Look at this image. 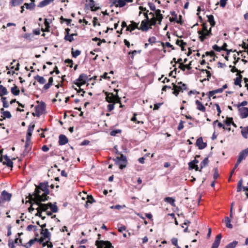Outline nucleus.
<instances>
[{
  "label": "nucleus",
  "instance_id": "1",
  "mask_svg": "<svg viewBox=\"0 0 248 248\" xmlns=\"http://www.w3.org/2000/svg\"><path fill=\"white\" fill-rule=\"evenodd\" d=\"M49 185L47 182L40 183L38 186H36L34 193L32 194V199L40 198L41 201H47L49 193Z\"/></svg>",
  "mask_w": 248,
  "mask_h": 248
},
{
  "label": "nucleus",
  "instance_id": "2",
  "mask_svg": "<svg viewBox=\"0 0 248 248\" xmlns=\"http://www.w3.org/2000/svg\"><path fill=\"white\" fill-rule=\"evenodd\" d=\"M115 94L112 93L104 92L106 96L105 100L109 104L107 105V109L108 112L111 111L114 108V105L117 103H120L121 98L118 95V90L114 89Z\"/></svg>",
  "mask_w": 248,
  "mask_h": 248
},
{
  "label": "nucleus",
  "instance_id": "3",
  "mask_svg": "<svg viewBox=\"0 0 248 248\" xmlns=\"http://www.w3.org/2000/svg\"><path fill=\"white\" fill-rule=\"evenodd\" d=\"M28 198H29L30 201L34 202L36 205L37 206V208L39 209L41 211H46L49 208V203L47 204L42 203L41 202H45V201H41L40 198L32 199V195H31L30 194Z\"/></svg>",
  "mask_w": 248,
  "mask_h": 248
},
{
  "label": "nucleus",
  "instance_id": "4",
  "mask_svg": "<svg viewBox=\"0 0 248 248\" xmlns=\"http://www.w3.org/2000/svg\"><path fill=\"white\" fill-rule=\"evenodd\" d=\"M172 85V90H173L172 93L176 96H177L180 92L183 93L184 91H187L188 90L186 85L183 83L182 82H178L177 84L173 83Z\"/></svg>",
  "mask_w": 248,
  "mask_h": 248
},
{
  "label": "nucleus",
  "instance_id": "5",
  "mask_svg": "<svg viewBox=\"0 0 248 248\" xmlns=\"http://www.w3.org/2000/svg\"><path fill=\"white\" fill-rule=\"evenodd\" d=\"M198 33L199 35V38L200 40L202 42H203L205 39L208 38L212 35L211 27L209 30L208 31H198Z\"/></svg>",
  "mask_w": 248,
  "mask_h": 248
},
{
  "label": "nucleus",
  "instance_id": "6",
  "mask_svg": "<svg viewBox=\"0 0 248 248\" xmlns=\"http://www.w3.org/2000/svg\"><path fill=\"white\" fill-rule=\"evenodd\" d=\"M118 155H120V156L116 157V160L118 162H122V163H119V167L120 169H123L126 166V158L123 154L117 152Z\"/></svg>",
  "mask_w": 248,
  "mask_h": 248
},
{
  "label": "nucleus",
  "instance_id": "7",
  "mask_svg": "<svg viewBox=\"0 0 248 248\" xmlns=\"http://www.w3.org/2000/svg\"><path fill=\"white\" fill-rule=\"evenodd\" d=\"M87 79V75L85 74L82 73L79 75V78L77 79V81L75 82V84L78 87L80 88L81 85L86 83Z\"/></svg>",
  "mask_w": 248,
  "mask_h": 248
},
{
  "label": "nucleus",
  "instance_id": "8",
  "mask_svg": "<svg viewBox=\"0 0 248 248\" xmlns=\"http://www.w3.org/2000/svg\"><path fill=\"white\" fill-rule=\"evenodd\" d=\"M95 245L97 248H111V244L109 241H96Z\"/></svg>",
  "mask_w": 248,
  "mask_h": 248
},
{
  "label": "nucleus",
  "instance_id": "9",
  "mask_svg": "<svg viewBox=\"0 0 248 248\" xmlns=\"http://www.w3.org/2000/svg\"><path fill=\"white\" fill-rule=\"evenodd\" d=\"M12 194L8 193L5 190L2 191L1 193L0 199L2 200V204L5 202H9L11 200Z\"/></svg>",
  "mask_w": 248,
  "mask_h": 248
},
{
  "label": "nucleus",
  "instance_id": "10",
  "mask_svg": "<svg viewBox=\"0 0 248 248\" xmlns=\"http://www.w3.org/2000/svg\"><path fill=\"white\" fill-rule=\"evenodd\" d=\"M238 111L241 118L244 119L248 117V108L242 107L238 109Z\"/></svg>",
  "mask_w": 248,
  "mask_h": 248
},
{
  "label": "nucleus",
  "instance_id": "11",
  "mask_svg": "<svg viewBox=\"0 0 248 248\" xmlns=\"http://www.w3.org/2000/svg\"><path fill=\"white\" fill-rule=\"evenodd\" d=\"M45 110V107L42 105H37L35 108V113H33V116L39 117Z\"/></svg>",
  "mask_w": 248,
  "mask_h": 248
},
{
  "label": "nucleus",
  "instance_id": "12",
  "mask_svg": "<svg viewBox=\"0 0 248 248\" xmlns=\"http://www.w3.org/2000/svg\"><path fill=\"white\" fill-rule=\"evenodd\" d=\"M248 156V148L246 149L242 150L240 152L237 159L239 161L242 162L243 160L246 159L247 157Z\"/></svg>",
  "mask_w": 248,
  "mask_h": 248
},
{
  "label": "nucleus",
  "instance_id": "13",
  "mask_svg": "<svg viewBox=\"0 0 248 248\" xmlns=\"http://www.w3.org/2000/svg\"><path fill=\"white\" fill-rule=\"evenodd\" d=\"M149 24V21L143 20L141 21L140 26L139 27V30H141L143 31H147L148 29V25Z\"/></svg>",
  "mask_w": 248,
  "mask_h": 248
},
{
  "label": "nucleus",
  "instance_id": "14",
  "mask_svg": "<svg viewBox=\"0 0 248 248\" xmlns=\"http://www.w3.org/2000/svg\"><path fill=\"white\" fill-rule=\"evenodd\" d=\"M225 125L223 126V129L228 131L231 130L230 126L232 123V118L227 117L226 120L224 121Z\"/></svg>",
  "mask_w": 248,
  "mask_h": 248
},
{
  "label": "nucleus",
  "instance_id": "15",
  "mask_svg": "<svg viewBox=\"0 0 248 248\" xmlns=\"http://www.w3.org/2000/svg\"><path fill=\"white\" fill-rule=\"evenodd\" d=\"M130 24L129 25L126 29L127 31H129L130 32H132L135 29H137L139 30V23H137L134 21H130Z\"/></svg>",
  "mask_w": 248,
  "mask_h": 248
},
{
  "label": "nucleus",
  "instance_id": "16",
  "mask_svg": "<svg viewBox=\"0 0 248 248\" xmlns=\"http://www.w3.org/2000/svg\"><path fill=\"white\" fill-rule=\"evenodd\" d=\"M196 144L199 149L201 150L205 148L207 146L206 143L203 142L202 137H200L197 140Z\"/></svg>",
  "mask_w": 248,
  "mask_h": 248
},
{
  "label": "nucleus",
  "instance_id": "17",
  "mask_svg": "<svg viewBox=\"0 0 248 248\" xmlns=\"http://www.w3.org/2000/svg\"><path fill=\"white\" fill-rule=\"evenodd\" d=\"M35 127V124H30L28 126L27 134H26V138L29 139H31L32 132H33L34 128Z\"/></svg>",
  "mask_w": 248,
  "mask_h": 248
},
{
  "label": "nucleus",
  "instance_id": "18",
  "mask_svg": "<svg viewBox=\"0 0 248 248\" xmlns=\"http://www.w3.org/2000/svg\"><path fill=\"white\" fill-rule=\"evenodd\" d=\"M221 238V234H218L216 237L215 240L212 245L211 248H218Z\"/></svg>",
  "mask_w": 248,
  "mask_h": 248
},
{
  "label": "nucleus",
  "instance_id": "19",
  "mask_svg": "<svg viewBox=\"0 0 248 248\" xmlns=\"http://www.w3.org/2000/svg\"><path fill=\"white\" fill-rule=\"evenodd\" d=\"M68 141L67 138L64 135H60L59 137V144L63 145L66 144Z\"/></svg>",
  "mask_w": 248,
  "mask_h": 248
},
{
  "label": "nucleus",
  "instance_id": "20",
  "mask_svg": "<svg viewBox=\"0 0 248 248\" xmlns=\"http://www.w3.org/2000/svg\"><path fill=\"white\" fill-rule=\"evenodd\" d=\"M195 104L196 105V108L198 110L204 112L206 111V108L204 105L202 103L201 101L198 100L195 101Z\"/></svg>",
  "mask_w": 248,
  "mask_h": 248
},
{
  "label": "nucleus",
  "instance_id": "21",
  "mask_svg": "<svg viewBox=\"0 0 248 248\" xmlns=\"http://www.w3.org/2000/svg\"><path fill=\"white\" fill-rule=\"evenodd\" d=\"M88 5L92 11H96L100 9V7L95 6V2L93 0H89Z\"/></svg>",
  "mask_w": 248,
  "mask_h": 248
},
{
  "label": "nucleus",
  "instance_id": "22",
  "mask_svg": "<svg viewBox=\"0 0 248 248\" xmlns=\"http://www.w3.org/2000/svg\"><path fill=\"white\" fill-rule=\"evenodd\" d=\"M3 158L5 159L6 162H3L2 163L3 165H6L8 167L13 168V162L11 161V160L9 158V157L7 155H4Z\"/></svg>",
  "mask_w": 248,
  "mask_h": 248
},
{
  "label": "nucleus",
  "instance_id": "23",
  "mask_svg": "<svg viewBox=\"0 0 248 248\" xmlns=\"http://www.w3.org/2000/svg\"><path fill=\"white\" fill-rule=\"evenodd\" d=\"M236 76L237 77L234 79V84L235 85H238L240 87H241L242 85L241 83L242 81V76L239 73H237Z\"/></svg>",
  "mask_w": 248,
  "mask_h": 248
},
{
  "label": "nucleus",
  "instance_id": "24",
  "mask_svg": "<svg viewBox=\"0 0 248 248\" xmlns=\"http://www.w3.org/2000/svg\"><path fill=\"white\" fill-rule=\"evenodd\" d=\"M31 139L26 138V141L25 145V152L27 153H29L30 151H31Z\"/></svg>",
  "mask_w": 248,
  "mask_h": 248
},
{
  "label": "nucleus",
  "instance_id": "25",
  "mask_svg": "<svg viewBox=\"0 0 248 248\" xmlns=\"http://www.w3.org/2000/svg\"><path fill=\"white\" fill-rule=\"evenodd\" d=\"M155 15L156 16V19L159 22V24H160L163 17L162 15L161 14V11L159 9H157L155 11Z\"/></svg>",
  "mask_w": 248,
  "mask_h": 248
},
{
  "label": "nucleus",
  "instance_id": "26",
  "mask_svg": "<svg viewBox=\"0 0 248 248\" xmlns=\"http://www.w3.org/2000/svg\"><path fill=\"white\" fill-rule=\"evenodd\" d=\"M41 234L44 236V238H48L49 240L50 239V233L48 232L47 229L41 230Z\"/></svg>",
  "mask_w": 248,
  "mask_h": 248
},
{
  "label": "nucleus",
  "instance_id": "27",
  "mask_svg": "<svg viewBox=\"0 0 248 248\" xmlns=\"http://www.w3.org/2000/svg\"><path fill=\"white\" fill-rule=\"evenodd\" d=\"M23 0H10L9 4L12 7L17 6L22 3Z\"/></svg>",
  "mask_w": 248,
  "mask_h": 248
},
{
  "label": "nucleus",
  "instance_id": "28",
  "mask_svg": "<svg viewBox=\"0 0 248 248\" xmlns=\"http://www.w3.org/2000/svg\"><path fill=\"white\" fill-rule=\"evenodd\" d=\"M54 0H44L41 1L38 5V7H43L53 2Z\"/></svg>",
  "mask_w": 248,
  "mask_h": 248
},
{
  "label": "nucleus",
  "instance_id": "29",
  "mask_svg": "<svg viewBox=\"0 0 248 248\" xmlns=\"http://www.w3.org/2000/svg\"><path fill=\"white\" fill-rule=\"evenodd\" d=\"M241 130V134L242 136L245 138L247 139L248 138V126L247 127H243L242 126L240 127Z\"/></svg>",
  "mask_w": 248,
  "mask_h": 248
},
{
  "label": "nucleus",
  "instance_id": "30",
  "mask_svg": "<svg viewBox=\"0 0 248 248\" xmlns=\"http://www.w3.org/2000/svg\"><path fill=\"white\" fill-rule=\"evenodd\" d=\"M113 3L116 7H123L125 5L124 0H115Z\"/></svg>",
  "mask_w": 248,
  "mask_h": 248
},
{
  "label": "nucleus",
  "instance_id": "31",
  "mask_svg": "<svg viewBox=\"0 0 248 248\" xmlns=\"http://www.w3.org/2000/svg\"><path fill=\"white\" fill-rule=\"evenodd\" d=\"M34 78L35 80L37 81L40 84H43L45 83L46 80L43 77L40 76L39 75H37L36 76L34 77Z\"/></svg>",
  "mask_w": 248,
  "mask_h": 248
},
{
  "label": "nucleus",
  "instance_id": "32",
  "mask_svg": "<svg viewBox=\"0 0 248 248\" xmlns=\"http://www.w3.org/2000/svg\"><path fill=\"white\" fill-rule=\"evenodd\" d=\"M56 203L52 204L51 202H49V208L53 213H57L58 211V208L56 205Z\"/></svg>",
  "mask_w": 248,
  "mask_h": 248
},
{
  "label": "nucleus",
  "instance_id": "33",
  "mask_svg": "<svg viewBox=\"0 0 248 248\" xmlns=\"http://www.w3.org/2000/svg\"><path fill=\"white\" fill-rule=\"evenodd\" d=\"M53 78L52 77H50L49 78V79H48V82L47 84H46L44 87H43V89L45 90H47V89H48L50 86L51 85H52L53 84Z\"/></svg>",
  "mask_w": 248,
  "mask_h": 248
},
{
  "label": "nucleus",
  "instance_id": "34",
  "mask_svg": "<svg viewBox=\"0 0 248 248\" xmlns=\"http://www.w3.org/2000/svg\"><path fill=\"white\" fill-rule=\"evenodd\" d=\"M210 105H212V108L214 110H215V108H216L217 111V116H220V113H221V110L219 105L217 104H212V103H210Z\"/></svg>",
  "mask_w": 248,
  "mask_h": 248
},
{
  "label": "nucleus",
  "instance_id": "35",
  "mask_svg": "<svg viewBox=\"0 0 248 248\" xmlns=\"http://www.w3.org/2000/svg\"><path fill=\"white\" fill-rule=\"evenodd\" d=\"M178 68L183 71H185L186 69L190 70L191 69V63H190L188 64H181L179 65Z\"/></svg>",
  "mask_w": 248,
  "mask_h": 248
},
{
  "label": "nucleus",
  "instance_id": "36",
  "mask_svg": "<svg viewBox=\"0 0 248 248\" xmlns=\"http://www.w3.org/2000/svg\"><path fill=\"white\" fill-rule=\"evenodd\" d=\"M209 163V160L207 157L205 158L200 164V169L199 171H202V170L203 168L205 167Z\"/></svg>",
  "mask_w": 248,
  "mask_h": 248
},
{
  "label": "nucleus",
  "instance_id": "37",
  "mask_svg": "<svg viewBox=\"0 0 248 248\" xmlns=\"http://www.w3.org/2000/svg\"><path fill=\"white\" fill-rule=\"evenodd\" d=\"M11 91L12 93L14 95H18L19 94L20 91L16 85H14V86L11 88Z\"/></svg>",
  "mask_w": 248,
  "mask_h": 248
},
{
  "label": "nucleus",
  "instance_id": "38",
  "mask_svg": "<svg viewBox=\"0 0 248 248\" xmlns=\"http://www.w3.org/2000/svg\"><path fill=\"white\" fill-rule=\"evenodd\" d=\"M141 52V50H139V51H137V50H133V51H129L128 53V55L129 56V59H131L132 60H133L134 59V56L135 55H136L137 53H140Z\"/></svg>",
  "mask_w": 248,
  "mask_h": 248
},
{
  "label": "nucleus",
  "instance_id": "39",
  "mask_svg": "<svg viewBox=\"0 0 248 248\" xmlns=\"http://www.w3.org/2000/svg\"><path fill=\"white\" fill-rule=\"evenodd\" d=\"M8 92L7 89L2 85H0V96L7 94Z\"/></svg>",
  "mask_w": 248,
  "mask_h": 248
},
{
  "label": "nucleus",
  "instance_id": "40",
  "mask_svg": "<svg viewBox=\"0 0 248 248\" xmlns=\"http://www.w3.org/2000/svg\"><path fill=\"white\" fill-rule=\"evenodd\" d=\"M24 6H25L26 8L28 10H33L35 8V4L33 2L30 3H25Z\"/></svg>",
  "mask_w": 248,
  "mask_h": 248
},
{
  "label": "nucleus",
  "instance_id": "41",
  "mask_svg": "<svg viewBox=\"0 0 248 248\" xmlns=\"http://www.w3.org/2000/svg\"><path fill=\"white\" fill-rule=\"evenodd\" d=\"M208 22L210 24L211 27H214L215 25L216 22L214 20V16L212 15L207 16Z\"/></svg>",
  "mask_w": 248,
  "mask_h": 248
},
{
  "label": "nucleus",
  "instance_id": "42",
  "mask_svg": "<svg viewBox=\"0 0 248 248\" xmlns=\"http://www.w3.org/2000/svg\"><path fill=\"white\" fill-rule=\"evenodd\" d=\"M170 14L172 16V17H170V22H176L177 20V15L175 13L174 11L171 12Z\"/></svg>",
  "mask_w": 248,
  "mask_h": 248
},
{
  "label": "nucleus",
  "instance_id": "43",
  "mask_svg": "<svg viewBox=\"0 0 248 248\" xmlns=\"http://www.w3.org/2000/svg\"><path fill=\"white\" fill-rule=\"evenodd\" d=\"M161 45L164 48L163 51L164 53H166V50L165 49V46L171 48L172 49H174V47L169 42H166V43L161 42Z\"/></svg>",
  "mask_w": 248,
  "mask_h": 248
},
{
  "label": "nucleus",
  "instance_id": "44",
  "mask_svg": "<svg viewBox=\"0 0 248 248\" xmlns=\"http://www.w3.org/2000/svg\"><path fill=\"white\" fill-rule=\"evenodd\" d=\"M224 222L226 224V226L229 228H232V225L231 224V219L229 217H226L225 218Z\"/></svg>",
  "mask_w": 248,
  "mask_h": 248
},
{
  "label": "nucleus",
  "instance_id": "45",
  "mask_svg": "<svg viewBox=\"0 0 248 248\" xmlns=\"http://www.w3.org/2000/svg\"><path fill=\"white\" fill-rule=\"evenodd\" d=\"M72 55L74 58H77L81 54V51L79 50H74L73 48H72Z\"/></svg>",
  "mask_w": 248,
  "mask_h": 248
},
{
  "label": "nucleus",
  "instance_id": "46",
  "mask_svg": "<svg viewBox=\"0 0 248 248\" xmlns=\"http://www.w3.org/2000/svg\"><path fill=\"white\" fill-rule=\"evenodd\" d=\"M238 244L236 241H233L232 242L229 243L226 247L225 248H235Z\"/></svg>",
  "mask_w": 248,
  "mask_h": 248
},
{
  "label": "nucleus",
  "instance_id": "47",
  "mask_svg": "<svg viewBox=\"0 0 248 248\" xmlns=\"http://www.w3.org/2000/svg\"><path fill=\"white\" fill-rule=\"evenodd\" d=\"M29 201L30 202V203L31 204V206L28 209V210H29V212H30V213H32V212L35 209H36V208L35 207H33V206L34 205H36L35 204V203L34 202H33V201H30V199H29Z\"/></svg>",
  "mask_w": 248,
  "mask_h": 248
},
{
  "label": "nucleus",
  "instance_id": "48",
  "mask_svg": "<svg viewBox=\"0 0 248 248\" xmlns=\"http://www.w3.org/2000/svg\"><path fill=\"white\" fill-rule=\"evenodd\" d=\"M189 168L191 169H195L196 170H199V167L197 165L194 164L193 162L191 161L188 163Z\"/></svg>",
  "mask_w": 248,
  "mask_h": 248
},
{
  "label": "nucleus",
  "instance_id": "49",
  "mask_svg": "<svg viewBox=\"0 0 248 248\" xmlns=\"http://www.w3.org/2000/svg\"><path fill=\"white\" fill-rule=\"evenodd\" d=\"M44 25L45 26V31L46 32H49L50 31L49 28V23L47 21V19L46 18H45L44 20Z\"/></svg>",
  "mask_w": 248,
  "mask_h": 248
},
{
  "label": "nucleus",
  "instance_id": "50",
  "mask_svg": "<svg viewBox=\"0 0 248 248\" xmlns=\"http://www.w3.org/2000/svg\"><path fill=\"white\" fill-rule=\"evenodd\" d=\"M136 115H137V114L134 113L133 115V116L131 119V121H133L134 122H135L136 124H143V121H138L137 120Z\"/></svg>",
  "mask_w": 248,
  "mask_h": 248
},
{
  "label": "nucleus",
  "instance_id": "51",
  "mask_svg": "<svg viewBox=\"0 0 248 248\" xmlns=\"http://www.w3.org/2000/svg\"><path fill=\"white\" fill-rule=\"evenodd\" d=\"M64 40L66 41H68L70 42H72L74 41L73 38V34H68V35H65L64 36Z\"/></svg>",
  "mask_w": 248,
  "mask_h": 248
},
{
  "label": "nucleus",
  "instance_id": "52",
  "mask_svg": "<svg viewBox=\"0 0 248 248\" xmlns=\"http://www.w3.org/2000/svg\"><path fill=\"white\" fill-rule=\"evenodd\" d=\"M60 20L61 23H62L63 22L65 21L66 22L67 25H69L72 21V20L71 19L64 18L62 16H61V17H60Z\"/></svg>",
  "mask_w": 248,
  "mask_h": 248
},
{
  "label": "nucleus",
  "instance_id": "53",
  "mask_svg": "<svg viewBox=\"0 0 248 248\" xmlns=\"http://www.w3.org/2000/svg\"><path fill=\"white\" fill-rule=\"evenodd\" d=\"M2 115L3 116V118L2 119H4L5 118H11L12 117L10 112L8 111H3L2 112Z\"/></svg>",
  "mask_w": 248,
  "mask_h": 248
},
{
  "label": "nucleus",
  "instance_id": "54",
  "mask_svg": "<svg viewBox=\"0 0 248 248\" xmlns=\"http://www.w3.org/2000/svg\"><path fill=\"white\" fill-rule=\"evenodd\" d=\"M121 132L120 129L113 130L110 132V135L112 136H116L117 134L121 133Z\"/></svg>",
  "mask_w": 248,
  "mask_h": 248
},
{
  "label": "nucleus",
  "instance_id": "55",
  "mask_svg": "<svg viewBox=\"0 0 248 248\" xmlns=\"http://www.w3.org/2000/svg\"><path fill=\"white\" fill-rule=\"evenodd\" d=\"M165 201L172 205L175 202V200L171 197H167L165 199Z\"/></svg>",
  "mask_w": 248,
  "mask_h": 248
},
{
  "label": "nucleus",
  "instance_id": "56",
  "mask_svg": "<svg viewBox=\"0 0 248 248\" xmlns=\"http://www.w3.org/2000/svg\"><path fill=\"white\" fill-rule=\"evenodd\" d=\"M243 180L241 179L238 183L237 187V191L240 192L241 191L242 187Z\"/></svg>",
  "mask_w": 248,
  "mask_h": 248
},
{
  "label": "nucleus",
  "instance_id": "57",
  "mask_svg": "<svg viewBox=\"0 0 248 248\" xmlns=\"http://www.w3.org/2000/svg\"><path fill=\"white\" fill-rule=\"evenodd\" d=\"M176 44L181 46L183 45H186V43L184 42L183 40H179L177 39L176 41Z\"/></svg>",
  "mask_w": 248,
  "mask_h": 248
},
{
  "label": "nucleus",
  "instance_id": "58",
  "mask_svg": "<svg viewBox=\"0 0 248 248\" xmlns=\"http://www.w3.org/2000/svg\"><path fill=\"white\" fill-rule=\"evenodd\" d=\"M229 67H232L231 71L232 73L237 72V73L240 74L241 73H243L244 72V71L241 72L240 70H238L234 66H232V65H230Z\"/></svg>",
  "mask_w": 248,
  "mask_h": 248
},
{
  "label": "nucleus",
  "instance_id": "59",
  "mask_svg": "<svg viewBox=\"0 0 248 248\" xmlns=\"http://www.w3.org/2000/svg\"><path fill=\"white\" fill-rule=\"evenodd\" d=\"M93 202H95V200L92 195L89 196L88 195L87 201H86V204L88 203H92Z\"/></svg>",
  "mask_w": 248,
  "mask_h": 248
},
{
  "label": "nucleus",
  "instance_id": "60",
  "mask_svg": "<svg viewBox=\"0 0 248 248\" xmlns=\"http://www.w3.org/2000/svg\"><path fill=\"white\" fill-rule=\"evenodd\" d=\"M214 173L213 178H214V180H215L219 177V175L218 174V170H217V168H216L214 169Z\"/></svg>",
  "mask_w": 248,
  "mask_h": 248
},
{
  "label": "nucleus",
  "instance_id": "61",
  "mask_svg": "<svg viewBox=\"0 0 248 248\" xmlns=\"http://www.w3.org/2000/svg\"><path fill=\"white\" fill-rule=\"evenodd\" d=\"M202 30H199L198 31H208V30L207 29V25L206 23H203L202 24Z\"/></svg>",
  "mask_w": 248,
  "mask_h": 248
},
{
  "label": "nucleus",
  "instance_id": "62",
  "mask_svg": "<svg viewBox=\"0 0 248 248\" xmlns=\"http://www.w3.org/2000/svg\"><path fill=\"white\" fill-rule=\"evenodd\" d=\"M75 89L77 91V93H78V95H79L80 93L81 96H84V94L85 93V92L83 91V89H81L80 87L79 88V89H77V88H75Z\"/></svg>",
  "mask_w": 248,
  "mask_h": 248
},
{
  "label": "nucleus",
  "instance_id": "63",
  "mask_svg": "<svg viewBox=\"0 0 248 248\" xmlns=\"http://www.w3.org/2000/svg\"><path fill=\"white\" fill-rule=\"evenodd\" d=\"M248 105V102L247 101H243L241 103L238 104L237 106L238 109L241 108V107L247 106Z\"/></svg>",
  "mask_w": 248,
  "mask_h": 248
},
{
  "label": "nucleus",
  "instance_id": "64",
  "mask_svg": "<svg viewBox=\"0 0 248 248\" xmlns=\"http://www.w3.org/2000/svg\"><path fill=\"white\" fill-rule=\"evenodd\" d=\"M149 44H153L156 42V38L155 36L150 37L148 40Z\"/></svg>",
  "mask_w": 248,
  "mask_h": 248
}]
</instances>
